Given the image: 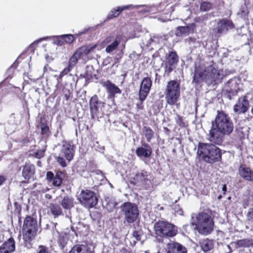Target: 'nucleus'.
<instances>
[{
  "mask_svg": "<svg viewBox=\"0 0 253 253\" xmlns=\"http://www.w3.org/2000/svg\"><path fill=\"white\" fill-rule=\"evenodd\" d=\"M39 253H47V252L45 248H42L41 249Z\"/></svg>",
  "mask_w": 253,
  "mask_h": 253,
  "instance_id": "603ef678",
  "label": "nucleus"
},
{
  "mask_svg": "<svg viewBox=\"0 0 253 253\" xmlns=\"http://www.w3.org/2000/svg\"><path fill=\"white\" fill-rule=\"evenodd\" d=\"M167 253H187L186 249L180 244L171 242L167 245Z\"/></svg>",
  "mask_w": 253,
  "mask_h": 253,
  "instance_id": "6ab92c4d",
  "label": "nucleus"
},
{
  "mask_svg": "<svg viewBox=\"0 0 253 253\" xmlns=\"http://www.w3.org/2000/svg\"><path fill=\"white\" fill-rule=\"evenodd\" d=\"M191 224L196 226L198 232L203 235L210 234L213 230L214 222L210 214L200 212L192 216Z\"/></svg>",
  "mask_w": 253,
  "mask_h": 253,
  "instance_id": "7ed1b4c3",
  "label": "nucleus"
},
{
  "mask_svg": "<svg viewBox=\"0 0 253 253\" xmlns=\"http://www.w3.org/2000/svg\"><path fill=\"white\" fill-rule=\"evenodd\" d=\"M102 84L106 87L107 92L111 97H114L116 94H121L122 92L121 89L109 80L102 82Z\"/></svg>",
  "mask_w": 253,
  "mask_h": 253,
  "instance_id": "aec40b11",
  "label": "nucleus"
},
{
  "mask_svg": "<svg viewBox=\"0 0 253 253\" xmlns=\"http://www.w3.org/2000/svg\"><path fill=\"white\" fill-rule=\"evenodd\" d=\"M15 249V241L13 238H10L0 247V253H11Z\"/></svg>",
  "mask_w": 253,
  "mask_h": 253,
  "instance_id": "4be33fe9",
  "label": "nucleus"
},
{
  "mask_svg": "<svg viewBox=\"0 0 253 253\" xmlns=\"http://www.w3.org/2000/svg\"><path fill=\"white\" fill-rule=\"evenodd\" d=\"M104 103L99 100L96 95H94L89 100V109L91 118L94 119L100 112L101 106H103Z\"/></svg>",
  "mask_w": 253,
  "mask_h": 253,
  "instance_id": "f8f14e48",
  "label": "nucleus"
},
{
  "mask_svg": "<svg viewBox=\"0 0 253 253\" xmlns=\"http://www.w3.org/2000/svg\"><path fill=\"white\" fill-rule=\"evenodd\" d=\"M223 77L222 71L214 66L200 65L195 67L193 82L200 83L204 81L208 84H216L220 82Z\"/></svg>",
  "mask_w": 253,
  "mask_h": 253,
  "instance_id": "f03ea898",
  "label": "nucleus"
},
{
  "mask_svg": "<svg viewBox=\"0 0 253 253\" xmlns=\"http://www.w3.org/2000/svg\"><path fill=\"white\" fill-rule=\"evenodd\" d=\"M148 173L145 170L138 171L134 177V180L136 183H141L145 182L148 180Z\"/></svg>",
  "mask_w": 253,
  "mask_h": 253,
  "instance_id": "c85d7f7f",
  "label": "nucleus"
},
{
  "mask_svg": "<svg viewBox=\"0 0 253 253\" xmlns=\"http://www.w3.org/2000/svg\"><path fill=\"white\" fill-rule=\"evenodd\" d=\"M239 81L236 78H234L229 80L226 84L227 88V95L230 99H232V96L235 95L239 89Z\"/></svg>",
  "mask_w": 253,
  "mask_h": 253,
  "instance_id": "a211bd4d",
  "label": "nucleus"
},
{
  "mask_svg": "<svg viewBox=\"0 0 253 253\" xmlns=\"http://www.w3.org/2000/svg\"><path fill=\"white\" fill-rule=\"evenodd\" d=\"M63 92L65 95L66 99L68 100L70 98L71 94V92L70 91V89L64 87L63 89Z\"/></svg>",
  "mask_w": 253,
  "mask_h": 253,
  "instance_id": "a18cd8bd",
  "label": "nucleus"
},
{
  "mask_svg": "<svg viewBox=\"0 0 253 253\" xmlns=\"http://www.w3.org/2000/svg\"><path fill=\"white\" fill-rule=\"evenodd\" d=\"M208 19V15L205 14L203 16L196 17L195 18V21L196 22L202 23L206 20H207Z\"/></svg>",
  "mask_w": 253,
  "mask_h": 253,
  "instance_id": "79ce46f5",
  "label": "nucleus"
},
{
  "mask_svg": "<svg viewBox=\"0 0 253 253\" xmlns=\"http://www.w3.org/2000/svg\"><path fill=\"white\" fill-rule=\"evenodd\" d=\"M60 37L66 43L69 44L72 43L75 40L73 35L71 34L63 35L60 36Z\"/></svg>",
  "mask_w": 253,
  "mask_h": 253,
  "instance_id": "c9c22d12",
  "label": "nucleus"
},
{
  "mask_svg": "<svg viewBox=\"0 0 253 253\" xmlns=\"http://www.w3.org/2000/svg\"><path fill=\"white\" fill-rule=\"evenodd\" d=\"M63 175V173L60 171L58 172L55 176L53 178V184L55 186H60L62 181V176Z\"/></svg>",
  "mask_w": 253,
  "mask_h": 253,
  "instance_id": "72a5a7b5",
  "label": "nucleus"
},
{
  "mask_svg": "<svg viewBox=\"0 0 253 253\" xmlns=\"http://www.w3.org/2000/svg\"><path fill=\"white\" fill-rule=\"evenodd\" d=\"M106 208L108 212H112L115 209L117 205V203L113 199L106 200Z\"/></svg>",
  "mask_w": 253,
  "mask_h": 253,
  "instance_id": "473e14b6",
  "label": "nucleus"
},
{
  "mask_svg": "<svg viewBox=\"0 0 253 253\" xmlns=\"http://www.w3.org/2000/svg\"><path fill=\"white\" fill-rule=\"evenodd\" d=\"M200 245L202 250L207 252L211 251L213 248V242L209 239H203L200 242Z\"/></svg>",
  "mask_w": 253,
  "mask_h": 253,
  "instance_id": "393cba45",
  "label": "nucleus"
},
{
  "mask_svg": "<svg viewBox=\"0 0 253 253\" xmlns=\"http://www.w3.org/2000/svg\"><path fill=\"white\" fill-rule=\"evenodd\" d=\"M45 149L38 150L35 153V156L38 159H41L44 156V152Z\"/></svg>",
  "mask_w": 253,
  "mask_h": 253,
  "instance_id": "58836bf2",
  "label": "nucleus"
},
{
  "mask_svg": "<svg viewBox=\"0 0 253 253\" xmlns=\"http://www.w3.org/2000/svg\"><path fill=\"white\" fill-rule=\"evenodd\" d=\"M69 253H90L89 248L85 245L74 246Z\"/></svg>",
  "mask_w": 253,
  "mask_h": 253,
  "instance_id": "bb28decb",
  "label": "nucleus"
},
{
  "mask_svg": "<svg viewBox=\"0 0 253 253\" xmlns=\"http://www.w3.org/2000/svg\"><path fill=\"white\" fill-rule=\"evenodd\" d=\"M246 221L248 224L253 223V208L248 210L246 214Z\"/></svg>",
  "mask_w": 253,
  "mask_h": 253,
  "instance_id": "e433bc0d",
  "label": "nucleus"
},
{
  "mask_svg": "<svg viewBox=\"0 0 253 253\" xmlns=\"http://www.w3.org/2000/svg\"><path fill=\"white\" fill-rule=\"evenodd\" d=\"M97 44H96L93 45H86L80 47L71 57L68 65H70V67L74 68L79 59H82L84 60L88 59L87 56L90 53H94Z\"/></svg>",
  "mask_w": 253,
  "mask_h": 253,
  "instance_id": "6e6552de",
  "label": "nucleus"
},
{
  "mask_svg": "<svg viewBox=\"0 0 253 253\" xmlns=\"http://www.w3.org/2000/svg\"><path fill=\"white\" fill-rule=\"evenodd\" d=\"M154 230L156 235L163 237H173L177 233V227L174 224L159 221L154 224Z\"/></svg>",
  "mask_w": 253,
  "mask_h": 253,
  "instance_id": "0eeeda50",
  "label": "nucleus"
},
{
  "mask_svg": "<svg viewBox=\"0 0 253 253\" xmlns=\"http://www.w3.org/2000/svg\"><path fill=\"white\" fill-rule=\"evenodd\" d=\"M236 244V248H240V247H249L250 244V241L247 239H242L238 240L236 242H235Z\"/></svg>",
  "mask_w": 253,
  "mask_h": 253,
  "instance_id": "f704fd0d",
  "label": "nucleus"
},
{
  "mask_svg": "<svg viewBox=\"0 0 253 253\" xmlns=\"http://www.w3.org/2000/svg\"><path fill=\"white\" fill-rule=\"evenodd\" d=\"M62 207L66 210H70L74 207V199L69 196H65L61 203Z\"/></svg>",
  "mask_w": 253,
  "mask_h": 253,
  "instance_id": "a878e982",
  "label": "nucleus"
},
{
  "mask_svg": "<svg viewBox=\"0 0 253 253\" xmlns=\"http://www.w3.org/2000/svg\"><path fill=\"white\" fill-rule=\"evenodd\" d=\"M57 162L62 167H65L67 166L65 159L62 156H58L57 159Z\"/></svg>",
  "mask_w": 253,
  "mask_h": 253,
  "instance_id": "c03bdc74",
  "label": "nucleus"
},
{
  "mask_svg": "<svg viewBox=\"0 0 253 253\" xmlns=\"http://www.w3.org/2000/svg\"><path fill=\"white\" fill-rule=\"evenodd\" d=\"M41 128L42 134H43V135L47 134V133L49 131V127L46 125L42 124L41 125Z\"/></svg>",
  "mask_w": 253,
  "mask_h": 253,
  "instance_id": "a19ab883",
  "label": "nucleus"
},
{
  "mask_svg": "<svg viewBox=\"0 0 253 253\" xmlns=\"http://www.w3.org/2000/svg\"><path fill=\"white\" fill-rule=\"evenodd\" d=\"M152 86V81L149 77L144 78L140 84L139 91V98L141 100H145Z\"/></svg>",
  "mask_w": 253,
  "mask_h": 253,
  "instance_id": "dca6fc26",
  "label": "nucleus"
},
{
  "mask_svg": "<svg viewBox=\"0 0 253 253\" xmlns=\"http://www.w3.org/2000/svg\"><path fill=\"white\" fill-rule=\"evenodd\" d=\"M73 68L72 67H70V65H68V67L65 68L61 73L60 75V77L61 78L64 76L67 75Z\"/></svg>",
  "mask_w": 253,
  "mask_h": 253,
  "instance_id": "37998d69",
  "label": "nucleus"
},
{
  "mask_svg": "<svg viewBox=\"0 0 253 253\" xmlns=\"http://www.w3.org/2000/svg\"><path fill=\"white\" fill-rule=\"evenodd\" d=\"M5 181V178L2 176H0V185H2Z\"/></svg>",
  "mask_w": 253,
  "mask_h": 253,
  "instance_id": "3c124183",
  "label": "nucleus"
},
{
  "mask_svg": "<svg viewBox=\"0 0 253 253\" xmlns=\"http://www.w3.org/2000/svg\"><path fill=\"white\" fill-rule=\"evenodd\" d=\"M139 101L136 104V107L138 110H142L143 109V101L144 100H141L139 98Z\"/></svg>",
  "mask_w": 253,
  "mask_h": 253,
  "instance_id": "49530a36",
  "label": "nucleus"
},
{
  "mask_svg": "<svg viewBox=\"0 0 253 253\" xmlns=\"http://www.w3.org/2000/svg\"><path fill=\"white\" fill-rule=\"evenodd\" d=\"M143 131L144 132L145 136L146 138L147 141L150 142L151 139L154 136V132L152 129L146 126H144L143 128Z\"/></svg>",
  "mask_w": 253,
  "mask_h": 253,
  "instance_id": "2f4dec72",
  "label": "nucleus"
},
{
  "mask_svg": "<svg viewBox=\"0 0 253 253\" xmlns=\"http://www.w3.org/2000/svg\"><path fill=\"white\" fill-rule=\"evenodd\" d=\"M38 230V225L37 219L31 216H27L24 220L22 228L24 241L30 243L35 239Z\"/></svg>",
  "mask_w": 253,
  "mask_h": 253,
  "instance_id": "39448f33",
  "label": "nucleus"
},
{
  "mask_svg": "<svg viewBox=\"0 0 253 253\" xmlns=\"http://www.w3.org/2000/svg\"><path fill=\"white\" fill-rule=\"evenodd\" d=\"M182 211H180V212L179 213L180 214H182Z\"/></svg>",
  "mask_w": 253,
  "mask_h": 253,
  "instance_id": "bf43d9fd",
  "label": "nucleus"
},
{
  "mask_svg": "<svg viewBox=\"0 0 253 253\" xmlns=\"http://www.w3.org/2000/svg\"><path fill=\"white\" fill-rule=\"evenodd\" d=\"M58 244H59L61 248H63L66 244V242L64 241H63V242H61V240L60 239L58 241Z\"/></svg>",
  "mask_w": 253,
  "mask_h": 253,
  "instance_id": "8fccbe9b",
  "label": "nucleus"
},
{
  "mask_svg": "<svg viewBox=\"0 0 253 253\" xmlns=\"http://www.w3.org/2000/svg\"><path fill=\"white\" fill-rule=\"evenodd\" d=\"M239 173L246 180H253V171L245 165H241L240 167Z\"/></svg>",
  "mask_w": 253,
  "mask_h": 253,
  "instance_id": "5701e85b",
  "label": "nucleus"
},
{
  "mask_svg": "<svg viewBox=\"0 0 253 253\" xmlns=\"http://www.w3.org/2000/svg\"><path fill=\"white\" fill-rule=\"evenodd\" d=\"M152 153L151 148H145L143 147H141L137 148L136 150V154L139 157L149 158L151 156Z\"/></svg>",
  "mask_w": 253,
  "mask_h": 253,
  "instance_id": "cd10ccee",
  "label": "nucleus"
},
{
  "mask_svg": "<svg viewBox=\"0 0 253 253\" xmlns=\"http://www.w3.org/2000/svg\"><path fill=\"white\" fill-rule=\"evenodd\" d=\"M53 173L51 171H48L46 173V178L48 180H51L54 178Z\"/></svg>",
  "mask_w": 253,
  "mask_h": 253,
  "instance_id": "09e8293b",
  "label": "nucleus"
},
{
  "mask_svg": "<svg viewBox=\"0 0 253 253\" xmlns=\"http://www.w3.org/2000/svg\"><path fill=\"white\" fill-rule=\"evenodd\" d=\"M121 36L117 35L116 37L109 36L104 41V43L108 44L105 48V51L110 53L116 50L121 42Z\"/></svg>",
  "mask_w": 253,
  "mask_h": 253,
  "instance_id": "4468645a",
  "label": "nucleus"
},
{
  "mask_svg": "<svg viewBox=\"0 0 253 253\" xmlns=\"http://www.w3.org/2000/svg\"><path fill=\"white\" fill-rule=\"evenodd\" d=\"M56 42L57 44L58 45H62L63 44V42L62 40H57Z\"/></svg>",
  "mask_w": 253,
  "mask_h": 253,
  "instance_id": "5fc2aeb1",
  "label": "nucleus"
},
{
  "mask_svg": "<svg viewBox=\"0 0 253 253\" xmlns=\"http://www.w3.org/2000/svg\"><path fill=\"white\" fill-rule=\"evenodd\" d=\"M234 125L228 114L222 111H217L214 120L211 122L208 140L211 143L220 145L225 135L233 131Z\"/></svg>",
  "mask_w": 253,
  "mask_h": 253,
  "instance_id": "f257e3e1",
  "label": "nucleus"
},
{
  "mask_svg": "<svg viewBox=\"0 0 253 253\" xmlns=\"http://www.w3.org/2000/svg\"><path fill=\"white\" fill-rule=\"evenodd\" d=\"M249 108V103L246 96L240 97L236 103L234 105L233 110L237 114H244L246 113Z\"/></svg>",
  "mask_w": 253,
  "mask_h": 253,
  "instance_id": "f3484780",
  "label": "nucleus"
},
{
  "mask_svg": "<svg viewBox=\"0 0 253 253\" xmlns=\"http://www.w3.org/2000/svg\"><path fill=\"white\" fill-rule=\"evenodd\" d=\"M251 112H252V114H253V107L252 108Z\"/></svg>",
  "mask_w": 253,
  "mask_h": 253,
  "instance_id": "13d9d810",
  "label": "nucleus"
},
{
  "mask_svg": "<svg viewBox=\"0 0 253 253\" xmlns=\"http://www.w3.org/2000/svg\"><path fill=\"white\" fill-rule=\"evenodd\" d=\"M211 7V4L209 2H203L200 5V9L203 11H209Z\"/></svg>",
  "mask_w": 253,
  "mask_h": 253,
  "instance_id": "4c0bfd02",
  "label": "nucleus"
},
{
  "mask_svg": "<svg viewBox=\"0 0 253 253\" xmlns=\"http://www.w3.org/2000/svg\"><path fill=\"white\" fill-rule=\"evenodd\" d=\"M191 27L189 26H180L177 28L176 34L178 36L182 35H187L191 33Z\"/></svg>",
  "mask_w": 253,
  "mask_h": 253,
  "instance_id": "7c9ffc66",
  "label": "nucleus"
},
{
  "mask_svg": "<svg viewBox=\"0 0 253 253\" xmlns=\"http://www.w3.org/2000/svg\"><path fill=\"white\" fill-rule=\"evenodd\" d=\"M178 62V56L175 52L170 51L166 55L165 72L169 74Z\"/></svg>",
  "mask_w": 253,
  "mask_h": 253,
  "instance_id": "9b49d317",
  "label": "nucleus"
},
{
  "mask_svg": "<svg viewBox=\"0 0 253 253\" xmlns=\"http://www.w3.org/2000/svg\"><path fill=\"white\" fill-rule=\"evenodd\" d=\"M54 226L55 227L56 224H57V223H54Z\"/></svg>",
  "mask_w": 253,
  "mask_h": 253,
  "instance_id": "680f3d73",
  "label": "nucleus"
},
{
  "mask_svg": "<svg viewBox=\"0 0 253 253\" xmlns=\"http://www.w3.org/2000/svg\"><path fill=\"white\" fill-rule=\"evenodd\" d=\"M222 191L225 192L226 191V186L224 185L222 187Z\"/></svg>",
  "mask_w": 253,
  "mask_h": 253,
  "instance_id": "6e6d98bb",
  "label": "nucleus"
},
{
  "mask_svg": "<svg viewBox=\"0 0 253 253\" xmlns=\"http://www.w3.org/2000/svg\"><path fill=\"white\" fill-rule=\"evenodd\" d=\"M132 6V4L125 5L123 6H119L117 9H112L108 13L107 16L108 19H111L113 18L118 17L120 14L124 10L130 8Z\"/></svg>",
  "mask_w": 253,
  "mask_h": 253,
  "instance_id": "b1692460",
  "label": "nucleus"
},
{
  "mask_svg": "<svg viewBox=\"0 0 253 253\" xmlns=\"http://www.w3.org/2000/svg\"><path fill=\"white\" fill-rule=\"evenodd\" d=\"M198 153L208 163H213L221 159L220 149L211 143H199Z\"/></svg>",
  "mask_w": 253,
  "mask_h": 253,
  "instance_id": "20e7f679",
  "label": "nucleus"
},
{
  "mask_svg": "<svg viewBox=\"0 0 253 253\" xmlns=\"http://www.w3.org/2000/svg\"><path fill=\"white\" fill-rule=\"evenodd\" d=\"M84 33H85V32L80 33V35L82 34H84Z\"/></svg>",
  "mask_w": 253,
  "mask_h": 253,
  "instance_id": "052dcab7",
  "label": "nucleus"
},
{
  "mask_svg": "<svg viewBox=\"0 0 253 253\" xmlns=\"http://www.w3.org/2000/svg\"><path fill=\"white\" fill-rule=\"evenodd\" d=\"M133 236L138 241L140 240V235L138 231H135L133 232Z\"/></svg>",
  "mask_w": 253,
  "mask_h": 253,
  "instance_id": "de8ad7c7",
  "label": "nucleus"
},
{
  "mask_svg": "<svg viewBox=\"0 0 253 253\" xmlns=\"http://www.w3.org/2000/svg\"><path fill=\"white\" fill-rule=\"evenodd\" d=\"M140 7H144L143 9L140 11V12L142 13H146L149 11V8L145 5H132V6L131 8H139Z\"/></svg>",
  "mask_w": 253,
  "mask_h": 253,
  "instance_id": "ea45409f",
  "label": "nucleus"
},
{
  "mask_svg": "<svg viewBox=\"0 0 253 253\" xmlns=\"http://www.w3.org/2000/svg\"><path fill=\"white\" fill-rule=\"evenodd\" d=\"M121 210L125 216V220L128 223L135 222L138 217V209L137 206L133 203H124L121 206Z\"/></svg>",
  "mask_w": 253,
  "mask_h": 253,
  "instance_id": "1a4fd4ad",
  "label": "nucleus"
},
{
  "mask_svg": "<svg viewBox=\"0 0 253 253\" xmlns=\"http://www.w3.org/2000/svg\"><path fill=\"white\" fill-rule=\"evenodd\" d=\"M234 27L232 22L226 18L219 20L216 24L215 28H213V32L215 34H222L226 32Z\"/></svg>",
  "mask_w": 253,
  "mask_h": 253,
  "instance_id": "ddd939ff",
  "label": "nucleus"
},
{
  "mask_svg": "<svg viewBox=\"0 0 253 253\" xmlns=\"http://www.w3.org/2000/svg\"><path fill=\"white\" fill-rule=\"evenodd\" d=\"M48 38H49V37H44V38L41 39L38 42L41 41H42L43 40H45V39H48Z\"/></svg>",
  "mask_w": 253,
  "mask_h": 253,
  "instance_id": "4d7b16f0",
  "label": "nucleus"
},
{
  "mask_svg": "<svg viewBox=\"0 0 253 253\" xmlns=\"http://www.w3.org/2000/svg\"><path fill=\"white\" fill-rule=\"evenodd\" d=\"M142 147L145 148H151L149 145L147 143H143L142 144Z\"/></svg>",
  "mask_w": 253,
  "mask_h": 253,
  "instance_id": "864d4df0",
  "label": "nucleus"
},
{
  "mask_svg": "<svg viewBox=\"0 0 253 253\" xmlns=\"http://www.w3.org/2000/svg\"><path fill=\"white\" fill-rule=\"evenodd\" d=\"M50 211L51 213L54 216V217L63 214L62 210L60 206L57 204H51L49 206Z\"/></svg>",
  "mask_w": 253,
  "mask_h": 253,
  "instance_id": "c756f323",
  "label": "nucleus"
},
{
  "mask_svg": "<svg viewBox=\"0 0 253 253\" xmlns=\"http://www.w3.org/2000/svg\"><path fill=\"white\" fill-rule=\"evenodd\" d=\"M75 146L71 141H63L61 154L64 156L68 162L71 161L74 156Z\"/></svg>",
  "mask_w": 253,
  "mask_h": 253,
  "instance_id": "2eb2a0df",
  "label": "nucleus"
},
{
  "mask_svg": "<svg viewBox=\"0 0 253 253\" xmlns=\"http://www.w3.org/2000/svg\"><path fill=\"white\" fill-rule=\"evenodd\" d=\"M77 197L80 204L88 209L94 207L98 202L95 193L87 189L82 190Z\"/></svg>",
  "mask_w": 253,
  "mask_h": 253,
  "instance_id": "9d476101",
  "label": "nucleus"
},
{
  "mask_svg": "<svg viewBox=\"0 0 253 253\" xmlns=\"http://www.w3.org/2000/svg\"><path fill=\"white\" fill-rule=\"evenodd\" d=\"M180 86L176 80L168 82L164 93L166 101L169 105H175L180 97Z\"/></svg>",
  "mask_w": 253,
  "mask_h": 253,
  "instance_id": "423d86ee",
  "label": "nucleus"
},
{
  "mask_svg": "<svg viewBox=\"0 0 253 253\" xmlns=\"http://www.w3.org/2000/svg\"><path fill=\"white\" fill-rule=\"evenodd\" d=\"M35 173V167L33 164L26 163L23 168L22 175L25 180H29Z\"/></svg>",
  "mask_w": 253,
  "mask_h": 253,
  "instance_id": "412c9836",
  "label": "nucleus"
}]
</instances>
